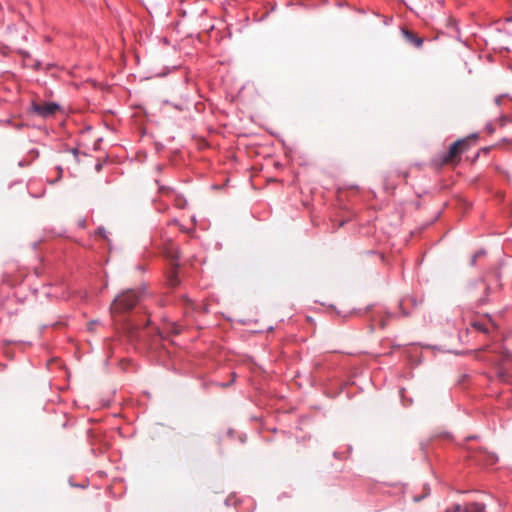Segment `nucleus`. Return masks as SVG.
Returning a JSON list of instances; mask_svg holds the SVG:
<instances>
[{"label":"nucleus","instance_id":"1","mask_svg":"<svg viewBox=\"0 0 512 512\" xmlns=\"http://www.w3.org/2000/svg\"><path fill=\"white\" fill-rule=\"evenodd\" d=\"M141 294L133 289H128L119 294L110 306L113 320L118 323L121 317L130 312L140 301Z\"/></svg>","mask_w":512,"mask_h":512},{"label":"nucleus","instance_id":"2","mask_svg":"<svg viewBox=\"0 0 512 512\" xmlns=\"http://www.w3.org/2000/svg\"><path fill=\"white\" fill-rule=\"evenodd\" d=\"M471 137L455 141L449 150L441 156V164H454L459 160L460 155L468 149V141Z\"/></svg>","mask_w":512,"mask_h":512},{"label":"nucleus","instance_id":"3","mask_svg":"<svg viewBox=\"0 0 512 512\" xmlns=\"http://www.w3.org/2000/svg\"><path fill=\"white\" fill-rule=\"evenodd\" d=\"M60 106L52 102H33L32 110L42 118H48L60 111Z\"/></svg>","mask_w":512,"mask_h":512},{"label":"nucleus","instance_id":"4","mask_svg":"<svg viewBox=\"0 0 512 512\" xmlns=\"http://www.w3.org/2000/svg\"><path fill=\"white\" fill-rule=\"evenodd\" d=\"M162 252L175 267L178 266L176 261L179 259V249L171 240H168L164 243Z\"/></svg>","mask_w":512,"mask_h":512},{"label":"nucleus","instance_id":"5","mask_svg":"<svg viewBox=\"0 0 512 512\" xmlns=\"http://www.w3.org/2000/svg\"><path fill=\"white\" fill-rule=\"evenodd\" d=\"M495 30L497 32H512V17H507L496 22Z\"/></svg>","mask_w":512,"mask_h":512},{"label":"nucleus","instance_id":"6","mask_svg":"<svg viewBox=\"0 0 512 512\" xmlns=\"http://www.w3.org/2000/svg\"><path fill=\"white\" fill-rule=\"evenodd\" d=\"M404 38L408 43L416 47H420L423 43V38L418 37V34H404Z\"/></svg>","mask_w":512,"mask_h":512},{"label":"nucleus","instance_id":"7","mask_svg":"<svg viewBox=\"0 0 512 512\" xmlns=\"http://www.w3.org/2000/svg\"><path fill=\"white\" fill-rule=\"evenodd\" d=\"M167 281H168L169 286H171V287H176L180 284V280L178 278L176 269H173L169 272V274L167 276Z\"/></svg>","mask_w":512,"mask_h":512},{"label":"nucleus","instance_id":"8","mask_svg":"<svg viewBox=\"0 0 512 512\" xmlns=\"http://www.w3.org/2000/svg\"><path fill=\"white\" fill-rule=\"evenodd\" d=\"M485 505L480 503H471L466 506L465 512H484Z\"/></svg>","mask_w":512,"mask_h":512},{"label":"nucleus","instance_id":"9","mask_svg":"<svg viewBox=\"0 0 512 512\" xmlns=\"http://www.w3.org/2000/svg\"><path fill=\"white\" fill-rule=\"evenodd\" d=\"M374 17L376 20L381 21L385 26H388L389 23H391L393 21V16H389V15L381 16V15L375 14Z\"/></svg>","mask_w":512,"mask_h":512},{"label":"nucleus","instance_id":"10","mask_svg":"<svg viewBox=\"0 0 512 512\" xmlns=\"http://www.w3.org/2000/svg\"><path fill=\"white\" fill-rule=\"evenodd\" d=\"M471 325H472L473 328H475L476 330H478V331H480L482 333H487L488 332L487 326L484 323L480 322V321H474V322H472Z\"/></svg>","mask_w":512,"mask_h":512},{"label":"nucleus","instance_id":"11","mask_svg":"<svg viewBox=\"0 0 512 512\" xmlns=\"http://www.w3.org/2000/svg\"><path fill=\"white\" fill-rule=\"evenodd\" d=\"M182 330V327L176 323H172L171 324V332H173L174 334H179Z\"/></svg>","mask_w":512,"mask_h":512},{"label":"nucleus","instance_id":"12","mask_svg":"<svg viewBox=\"0 0 512 512\" xmlns=\"http://www.w3.org/2000/svg\"><path fill=\"white\" fill-rule=\"evenodd\" d=\"M96 234L102 237L103 239H107L106 230L104 228H98Z\"/></svg>","mask_w":512,"mask_h":512},{"label":"nucleus","instance_id":"13","mask_svg":"<svg viewBox=\"0 0 512 512\" xmlns=\"http://www.w3.org/2000/svg\"><path fill=\"white\" fill-rule=\"evenodd\" d=\"M159 191L162 193V194H170L172 193V189L169 188V187H165V186H161L159 187Z\"/></svg>","mask_w":512,"mask_h":512},{"label":"nucleus","instance_id":"14","mask_svg":"<svg viewBox=\"0 0 512 512\" xmlns=\"http://www.w3.org/2000/svg\"><path fill=\"white\" fill-rule=\"evenodd\" d=\"M176 205L180 208H183L185 206L186 201L180 197L176 198Z\"/></svg>","mask_w":512,"mask_h":512},{"label":"nucleus","instance_id":"15","mask_svg":"<svg viewBox=\"0 0 512 512\" xmlns=\"http://www.w3.org/2000/svg\"><path fill=\"white\" fill-rule=\"evenodd\" d=\"M449 22L451 23L449 26L450 28H454L459 31V28L457 27V21L455 19H449Z\"/></svg>","mask_w":512,"mask_h":512},{"label":"nucleus","instance_id":"16","mask_svg":"<svg viewBox=\"0 0 512 512\" xmlns=\"http://www.w3.org/2000/svg\"><path fill=\"white\" fill-rule=\"evenodd\" d=\"M386 325H387V321H386V320H381V321H380V326H381V328H385V327H386Z\"/></svg>","mask_w":512,"mask_h":512},{"label":"nucleus","instance_id":"17","mask_svg":"<svg viewBox=\"0 0 512 512\" xmlns=\"http://www.w3.org/2000/svg\"><path fill=\"white\" fill-rule=\"evenodd\" d=\"M400 32L406 33V32H410V31L407 30L406 28L400 27Z\"/></svg>","mask_w":512,"mask_h":512},{"label":"nucleus","instance_id":"18","mask_svg":"<svg viewBox=\"0 0 512 512\" xmlns=\"http://www.w3.org/2000/svg\"><path fill=\"white\" fill-rule=\"evenodd\" d=\"M93 325H94V323H90V324H89V329H94V326H93Z\"/></svg>","mask_w":512,"mask_h":512},{"label":"nucleus","instance_id":"19","mask_svg":"<svg viewBox=\"0 0 512 512\" xmlns=\"http://www.w3.org/2000/svg\"><path fill=\"white\" fill-rule=\"evenodd\" d=\"M93 325H94V323H90V324H89V329H94V326H93Z\"/></svg>","mask_w":512,"mask_h":512},{"label":"nucleus","instance_id":"20","mask_svg":"<svg viewBox=\"0 0 512 512\" xmlns=\"http://www.w3.org/2000/svg\"><path fill=\"white\" fill-rule=\"evenodd\" d=\"M459 510H460V506H459V505H457V506L455 507V511H459Z\"/></svg>","mask_w":512,"mask_h":512}]
</instances>
